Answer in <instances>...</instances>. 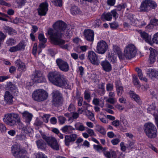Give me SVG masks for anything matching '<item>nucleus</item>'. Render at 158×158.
<instances>
[{"instance_id": "obj_38", "label": "nucleus", "mask_w": 158, "mask_h": 158, "mask_svg": "<svg viewBox=\"0 0 158 158\" xmlns=\"http://www.w3.org/2000/svg\"><path fill=\"white\" fill-rule=\"evenodd\" d=\"M148 2L150 10L151 9H154L156 7V3L154 1L151 0H148Z\"/></svg>"}, {"instance_id": "obj_8", "label": "nucleus", "mask_w": 158, "mask_h": 158, "mask_svg": "<svg viewBox=\"0 0 158 158\" xmlns=\"http://www.w3.org/2000/svg\"><path fill=\"white\" fill-rule=\"evenodd\" d=\"M52 95V104L56 106L61 105L63 102V98L61 93L58 90H54Z\"/></svg>"}, {"instance_id": "obj_25", "label": "nucleus", "mask_w": 158, "mask_h": 158, "mask_svg": "<svg viewBox=\"0 0 158 158\" xmlns=\"http://www.w3.org/2000/svg\"><path fill=\"white\" fill-rule=\"evenodd\" d=\"M139 11H148L150 10L148 6V0H145L141 2L139 7Z\"/></svg>"}, {"instance_id": "obj_56", "label": "nucleus", "mask_w": 158, "mask_h": 158, "mask_svg": "<svg viewBox=\"0 0 158 158\" xmlns=\"http://www.w3.org/2000/svg\"><path fill=\"white\" fill-rule=\"evenodd\" d=\"M113 89V85L112 84L109 83L107 84L106 89L107 91H111Z\"/></svg>"}, {"instance_id": "obj_22", "label": "nucleus", "mask_w": 158, "mask_h": 158, "mask_svg": "<svg viewBox=\"0 0 158 158\" xmlns=\"http://www.w3.org/2000/svg\"><path fill=\"white\" fill-rule=\"evenodd\" d=\"M15 64L17 67V70L20 72H24L26 70V65L20 59L17 60L15 62Z\"/></svg>"}, {"instance_id": "obj_54", "label": "nucleus", "mask_w": 158, "mask_h": 158, "mask_svg": "<svg viewBox=\"0 0 158 158\" xmlns=\"http://www.w3.org/2000/svg\"><path fill=\"white\" fill-rule=\"evenodd\" d=\"M106 101L111 104H114L116 102V100L115 98H109Z\"/></svg>"}, {"instance_id": "obj_40", "label": "nucleus", "mask_w": 158, "mask_h": 158, "mask_svg": "<svg viewBox=\"0 0 158 158\" xmlns=\"http://www.w3.org/2000/svg\"><path fill=\"white\" fill-rule=\"evenodd\" d=\"M84 97L85 99L89 102L91 98L90 92L88 90H85L84 93Z\"/></svg>"}, {"instance_id": "obj_49", "label": "nucleus", "mask_w": 158, "mask_h": 158, "mask_svg": "<svg viewBox=\"0 0 158 158\" xmlns=\"http://www.w3.org/2000/svg\"><path fill=\"white\" fill-rule=\"evenodd\" d=\"M86 131L90 136H96L95 133L93 130L89 128H87L86 130Z\"/></svg>"}, {"instance_id": "obj_15", "label": "nucleus", "mask_w": 158, "mask_h": 158, "mask_svg": "<svg viewBox=\"0 0 158 158\" xmlns=\"http://www.w3.org/2000/svg\"><path fill=\"white\" fill-rule=\"evenodd\" d=\"M56 62L59 69L62 71L67 72L69 69V67L67 62L60 59H57Z\"/></svg>"}, {"instance_id": "obj_24", "label": "nucleus", "mask_w": 158, "mask_h": 158, "mask_svg": "<svg viewBox=\"0 0 158 158\" xmlns=\"http://www.w3.org/2000/svg\"><path fill=\"white\" fill-rule=\"evenodd\" d=\"M103 69L106 72H109L112 70V67L110 63L107 60H104L101 63Z\"/></svg>"}, {"instance_id": "obj_39", "label": "nucleus", "mask_w": 158, "mask_h": 158, "mask_svg": "<svg viewBox=\"0 0 158 158\" xmlns=\"http://www.w3.org/2000/svg\"><path fill=\"white\" fill-rule=\"evenodd\" d=\"M88 78H86V81H88L91 80L94 81L97 78V77L96 74L94 73L88 74L87 75Z\"/></svg>"}, {"instance_id": "obj_10", "label": "nucleus", "mask_w": 158, "mask_h": 158, "mask_svg": "<svg viewBox=\"0 0 158 158\" xmlns=\"http://www.w3.org/2000/svg\"><path fill=\"white\" fill-rule=\"evenodd\" d=\"M33 82L35 83H41L46 81L45 77L41 71L35 70L33 73L31 77Z\"/></svg>"}, {"instance_id": "obj_52", "label": "nucleus", "mask_w": 158, "mask_h": 158, "mask_svg": "<svg viewBox=\"0 0 158 158\" xmlns=\"http://www.w3.org/2000/svg\"><path fill=\"white\" fill-rule=\"evenodd\" d=\"M6 37L4 34L2 32H0V48L1 47L2 42L4 40Z\"/></svg>"}, {"instance_id": "obj_61", "label": "nucleus", "mask_w": 158, "mask_h": 158, "mask_svg": "<svg viewBox=\"0 0 158 158\" xmlns=\"http://www.w3.org/2000/svg\"><path fill=\"white\" fill-rule=\"evenodd\" d=\"M94 149L98 152L102 149V147L99 144L98 145H94Z\"/></svg>"}, {"instance_id": "obj_29", "label": "nucleus", "mask_w": 158, "mask_h": 158, "mask_svg": "<svg viewBox=\"0 0 158 158\" xmlns=\"http://www.w3.org/2000/svg\"><path fill=\"white\" fill-rule=\"evenodd\" d=\"M38 39L40 40V43L39 46L41 48H44V44L47 42V39L45 38L44 34H40L38 36Z\"/></svg>"}, {"instance_id": "obj_63", "label": "nucleus", "mask_w": 158, "mask_h": 158, "mask_svg": "<svg viewBox=\"0 0 158 158\" xmlns=\"http://www.w3.org/2000/svg\"><path fill=\"white\" fill-rule=\"evenodd\" d=\"M18 6H21L24 3V0H16Z\"/></svg>"}, {"instance_id": "obj_30", "label": "nucleus", "mask_w": 158, "mask_h": 158, "mask_svg": "<svg viewBox=\"0 0 158 158\" xmlns=\"http://www.w3.org/2000/svg\"><path fill=\"white\" fill-rule=\"evenodd\" d=\"M70 12L73 15H83L82 12L80 9L75 6H73L72 7Z\"/></svg>"}, {"instance_id": "obj_31", "label": "nucleus", "mask_w": 158, "mask_h": 158, "mask_svg": "<svg viewBox=\"0 0 158 158\" xmlns=\"http://www.w3.org/2000/svg\"><path fill=\"white\" fill-rule=\"evenodd\" d=\"M129 19L131 24L134 26L137 27L138 23H139V21L135 19V16L133 15H130Z\"/></svg>"}, {"instance_id": "obj_34", "label": "nucleus", "mask_w": 158, "mask_h": 158, "mask_svg": "<svg viewBox=\"0 0 158 158\" xmlns=\"http://www.w3.org/2000/svg\"><path fill=\"white\" fill-rule=\"evenodd\" d=\"M75 129L80 131H83L85 130V127L82 123L77 122L76 123L75 125Z\"/></svg>"}, {"instance_id": "obj_11", "label": "nucleus", "mask_w": 158, "mask_h": 158, "mask_svg": "<svg viewBox=\"0 0 158 158\" xmlns=\"http://www.w3.org/2000/svg\"><path fill=\"white\" fill-rule=\"evenodd\" d=\"M43 138L52 148L56 150H59V146L57 142L54 137L51 136H45Z\"/></svg>"}, {"instance_id": "obj_20", "label": "nucleus", "mask_w": 158, "mask_h": 158, "mask_svg": "<svg viewBox=\"0 0 158 158\" xmlns=\"http://www.w3.org/2000/svg\"><path fill=\"white\" fill-rule=\"evenodd\" d=\"M147 74L152 80L158 78V71L155 69H147Z\"/></svg>"}, {"instance_id": "obj_41", "label": "nucleus", "mask_w": 158, "mask_h": 158, "mask_svg": "<svg viewBox=\"0 0 158 158\" xmlns=\"http://www.w3.org/2000/svg\"><path fill=\"white\" fill-rule=\"evenodd\" d=\"M133 82L134 85L138 88H140V85L137 77L135 75L133 76Z\"/></svg>"}, {"instance_id": "obj_45", "label": "nucleus", "mask_w": 158, "mask_h": 158, "mask_svg": "<svg viewBox=\"0 0 158 158\" xmlns=\"http://www.w3.org/2000/svg\"><path fill=\"white\" fill-rule=\"evenodd\" d=\"M101 21L100 19H96L93 23V26L95 28L101 26Z\"/></svg>"}, {"instance_id": "obj_12", "label": "nucleus", "mask_w": 158, "mask_h": 158, "mask_svg": "<svg viewBox=\"0 0 158 158\" xmlns=\"http://www.w3.org/2000/svg\"><path fill=\"white\" fill-rule=\"evenodd\" d=\"M108 48V46L104 41L102 40L98 42L97 43L96 52L99 54H104Z\"/></svg>"}, {"instance_id": "obj_26", "label": "nucleus", "mask_w": 158, "mask_h": 158, "mask_svg": "<svg viewBox=\"0 0 158 158\" xmlns=\"http://www.w3.org/2000/svg\"><path fill=\"white\" fill-rule=\"evenodd\" d=\"M103 154L106 158H117V154L115 151L110 150L108 151H104Z\"/></svg>"}, {"instance_id": "obj_27", "label": "nucleus", "mask_w": 158, "mask_h": 158, "mask_svg": "<svg viewBox=\"0 0 158 158\" xmlns=\"http://www.w3.org/2000/svg\"><path fill=\"white\" fill-rule=\"evenodd\" d=\"M23 117L25 122L28 123L31 120L32 115L27 111H24L22 113Z\"/></svg>"}, {"instance_id": "obj_4", "label": "nucleus", "mask_w": 158, "mask_h": 158, "mask_svg": "<svg viewBox=\"0 0 158 158\" xmlns=\"http://www.w3.org/2000/svg\"><path fill=\"white\" fill-rule=\"evenodd\" d=\"M50 35H51V43L53 44L59 45L63 49H68L69 45L68 44L63 45L65 41L64 40L62 39V36H61V34H55L53 35V32L50 31L49 32Z\"/></svg>"}, {"instance_id": "obj_64", "label": "nucleus", "mask_w": 158, "mask_h": 158, "mask_svg": "<svg viewBox=\"0 0 158 158\" xmlns=\"http://www.w3.org/2000/svg\"><path fill=\"white\" fill-rule=\"evenodd\" d=\"M120 141L119 139L117 138L113 139L111 141V143L114 145L117 144Z\"/></svg>"}, {"instance_id": "obj_43", "label": "nucleus", "mask_w": 158, "mask_h": 158, "mask_svg": "<svg viewBox=\"0 0 158 158\" xmlns=\"http://www.w3.org/2000/svg\"><path fill=\"white\" fill-rule=\"evenodd\" d=\"M6 44L8 46H12L15 45L16 44V41L14 39L10 38L7 40Z\"/></svg>"}, {"instance_id": "obj_35", "label": "nucleus", "mask_w": 158, "mask_h": 158, "mask_svg": "<svg viewBox=\"0 0 158 158\" xmlns=\"http://www.w3.org/2000/svg\"><path fill=\"white\" fill-rule=\"evenodd\" d=\"M135 70L137 72L138 76L140 80H143L146 82L147 81V79L145 77H143V74L141 69L139 68H136Z\"/></svg>"}, {"instance_id": "obj_51", "label": "nucleus", "mask_w": 158, "mask_h": 158, "mask_svg": "<svg viewBox=\"0 0 158 158\" xmlns=\"http://www.w3.org/2000/svg\"><path fill=\"white\" fill-rule=\"evenodd\" d=\"M58 120L60 123L61 124H64L66 120V118L62 116H59L58 117Z\"/></svg>"}, {"instance_id": "obj_13", "label": "nucleus", "mask_w": 158, "mask_h": 158, "mask_svg": "<svg viewBox=\"0 0 158 158\" xmlns=\"http://www.w3.org/2000/svg\"><path fill=\"white\" fill-rule=\"evenodd\" d=\"M88 59L90 62L93 64L98 65L100 64V61L98 55L92 51H89L88 52Z\"/></svg>"}, {"instance_id": "obj_50", "label": "nucleus", "mask_w": 158, "mask_h": 158, "mask_svg": "<svg viewBox=\"0 0 158 158\" xmlns=\"http://www.w3.org/2000/svg\"><path fill=\"white\" fill-rule=\"evenodd\" d=\"M152 40L154 43L158 44V32L154 34Z\"/></svg>"}, {"instance_id": "obj_57", "label": "nucleus", "mask_w": 158, "mask_h": 158, "mask_svg": "<svg viewBox=\"0 0 158 158\" xmlns=\"http://www.w3.org/2000/svg\"><path fill=\"white\" fill-rule=\"evenodd\" d=\"M117 8V10L118 11H120L123 9H124L126 6L125 5L123 4H119L116 6Z\"/></svg>"}, {"instance_id": "obj_46", "label": "nucleus", "mask_w": 158, "mask_h": 158, "mask_svg": "<svg viewBox=\"0 0 158 158\" xmlns=\"http://www.w3.org/2000/svg\"><path fill=\"white\" fill-rule=\"evenodd\" d=\"M116 89L117 94L118 96H120L123 92V87L121 86L119 87H116Z\"/></svg>"}, {"instance_id": "obj_19", "label": "nucleus", "mask_w": 158, "mask_h": 158, "mask_svg": "<svg viewBox=\"0 0 158 158\" xmlns=\"http://www.w3.org/2000/svg\"><path fill=\"white\" fill-rule=\"evenodd\" d=\"M26 45L24 41L22 40L16 46L10 47L9 51L11 52H14L19 51H23L25 49Z\"/></svg>"}, {"instance_id": "obj_44", "label": "nucleus", "mask_w": 158, "mask_h": 158, "mask_svg": "<svg viewBox=\"0 0 158 158\" xmlns=\"http://www.w3.org/2000/svg\"><path fill=\"white\" fill-rule=\"evenodd\" d=\"M71 138L69 135H66L64 137V142L65 145L68 146L69 145L70 143L72 142Z\"/></svg>"}, {"instance_id": "obj_36", "label": "nucleus", "mask_w": 158, "mask_h": 158, "mask_svg": "<svg viewBox=\"0 0 158 158\" xmlns=\"http://www.w3.org/2000/svg\"><path fill=\"white\" fill-rule=\"evenodd\" d=\"M85 115L88 117L90 120L92 121H94L95 120L94 114L90 111L86 110H85Z\"/></svg>"}, {"instance_id": "obj_7", "label": "nucleus", "mask_w": 158, "mask_h": 158, "mask_svg": "<svg viewBox=\"0 0 158 158\" xmlns=\"http://www.w3.org/2000/svg\"><path fill=\"white\" fill-rule=\"evenodd\" d=\"M11 153L13 155L17 158H28L26 151L21 149L20 146L18 145H14L11 147Z\"/></svg>"}, {"instance_id": "obj_47", "label": "nucleus", "mask_w": 158, "mask_h": 158, "mask_svg": "<svg viewBox=\"0 0 158 158\" xmlns=\"http://www.w3.org/2000/svg\"><path fill=\"white\" fill-rule=\"evenodd\" d=\"M113 50L115 53V55L119 54L122 52L120 48L116 45L113 46Z\"/></svg>"}, {"instance_id": "obj_42", "label": "nucleus", "mask_w": 158, "mask_h": 158, "mask_svg": "<svg viewBox=\"0 0 158 158\" xmlns=\"http://www.w3.org/2000/svg\"><path fill=\"white\" fill-rule=\"evenodd\" d=\"M97 129L99 132L102 135H104L106 134V132L105 129L102 127L100 125H98L97 126Z\"/></svg>"}, {"instance_id": "obj_60", "label": "nucleus", "mask_w": 158, "mask_h": 158, "mask_svg": "<svg viewBox=\"0 0 158 158\" xmlns=\"http://www.w3.org/2000/svg\"><path fill=\"white\" fill-rule=\"evenodd\" d=\"M71 138V139L72 142L74 141L77 137V135L76 134H72L70 135H69Z\"/></svg>"}, {"instance_id": "obj_28", "label": "nucleus", "mask_w": 158, "mask_h": 158, "mask_svg": "<svg viewBox=\"0 0 158 158\" xmlns=\"http://www.w3.org/2000/svg\"><path fill=\"white\" fill-rule=\"evenodd\" d=\"M75 129L70 125H66L63 127L61 130L65 134H69L73 132V131Z\"/></svg>"}, {"instance_id": "obj_6", "label": "nucleus", "mask_w": 158, "mask_h": 158, "mask_svg": "<svg viewBox=\"0 0 158 158\" xmlns=\"http://www.w3.org/2000/svg\"><path fill=\"white\" fill-rule=\"evenodd\" d=\"M32 98L35 101L41 102L46 100L48 97L47 92L43 89H36L32 94Z\"/></svg>"}, {"instance_id": "obj_9", "label": "nucleus", "mask_w": 158, "mask_h": 158, "mask_svg": "<svg viewBox=\"0 0 158 158\" xmlns=\"http://www.w3.org/2000/svg\"><path fill=\"white\" fill-rule=\"evenodd\" d=\"M136 53V48L132 44H130L125 48L124 55L127 59H131L134 57Z\"/></svg>"}, {"instance_id": "obj_37", "label": "nucleus", "mask_w": 158, "mask_h": 158, "mask_svg": "<svg viewBox=\"0 0 158 158\" xmlns=\"http://www.w3.org/2000/svg\"><path fill=\"white\" fill-rule=\"evenodd\" d=\"M4 29L8 34L10 35H13L16 32L15 30L8 26H5L4 27Z\"/></svg>"}, {"instance_id": "obj_18", "label": "nucleus", "mask_w": 158, "mask_h": 158, "mask_svg": "<svg viewBox=\"0 0 158 158\" xmlns=\"http://www.w3.org/2000/svg\"><path fill=\"white\" fill-rule=\"evenodd\" d=\"M14 97L12 94L9 91H6L4 96V100L6 104L11 105L13 103Z\"/></svg>"}, {"instance_id": "obj_58", "label": "nucleus", "mask_w": 158, "mask_h": 158, "mask_svg": "<svg viewBox=\"0 0 158 158\" xmlns=\"http://www.w3.org/2000/svg\"><path fill=\"white\" fill-rule=\"evenodd\" d=\"M111 124L115 127H118L120 124L119 121L117 119L114 120L111 122Z\"/></svg>"}, {"instance_id": "obj_62", "label": "nucleus", "mask_w": 158, "mask_h": 158, "mask_svg": "<svg viewBox=\"0 0 158 158\" xmlns=\"http://www.w3.org/2000/svg\"><path fill=\"white\" fill-rule=\"evenodd\" d=\"M54 2L56 6L61 7L62 6V0H55Z\"/></svg>"}, {"instance_id": "obj_33", "label": "nucleus", "mask_w": 158, "mask_h": 158, "mask_svg": "<svg viewBox=\"0 0 158 158\" xmlns=\"http://www.w3.org/2000/svg\"><path fill=\"white\" fill-rule=\"evenodd\" d=\"M131 98L135 100L137 102L140 103V98L133 91H131L129 92Z\"/></svg>"}, {"instance_id": "obj_55", "label": "nucleus", "mask_w": 158, "mask_h": 158, "mask_svg": "<svg viewBox=\"0 0 158 158\" xmlns=\"http://www.w3.org/2000/svg\"><path fill=\"white\" fill-rule=\"evenodd\" d=\"M36 158H47L45 155L42 152L38 153L36 156Z\"/></svg>"}, {"instance_id": "obj_3", "label": "nucleus", "mask_w": 158, "mask_h": 158, "mask_svg": "<svg viewBox=\"0 0 158 158\" xmlns=\"http://www.w3.org/2000/svg\"><path fill=\"white\" fill-rule=\"evenodd\" d=\"M3 120L6 124L10 126H14L16 125L17 123L20 122L19 115L15 113L5 114Z\"/></svg>"}, {"instance_id": "obj_48", "label": "nucleus", "mask_w": 158, "mask_h": 158, "mask_svg": "<svg viewBox=\"0 0 158 158\" xmlns=\"http://www.w3.org/2000/svg\"><path fill=\"white\" fill-rule=\"evenodd\" d=\"M7 85L10 90H12L15 89V86L11 82H7Z\"/></svg>"}, {"instance_id": "obj_23", "label": "nucleus", "mask_w": 158, "mask_h": 158, "mask_svg": "<svg viewBox=\"0 0 158 158\" xmlns=\"http://www.w3.org/2000/svg\"><path fill=\"white\" fill-rule=\"evenodd\" d=\"M139 32L140 33L141 37L145 41L149 44L152 43V37L148 33L144 32H142L141 30H139Z\"/></svg>"}, {"instance_id": "obj_5", "label": "nucleus", "mask_w": 158, "mask_h": 158, "mask_svg": "<svg viewBox=\"0 0 158 158\" xmlns=\"http://www.w3.org/2000/svg\"><path fill=\"white\" fill-rule=\"evenodd\" d=\"M144 130L147 136L149 138H155L157 135V131L156 126L152 123H146Z\"/></svg>"}, {"instance_id": "obj_32", "label": "nucleus", "mask_w": 158, "mask_h": 158, "mask_svg": "<svg viewBox=\"0 0 158 158\" xmlns=\"http://www.w3.org/2000/svg\"><path fill=\"white\" fill-rule=\"evenodd\" d=\"M36 143L38 148L43 150L46 149V143L42 139L36 141Z\"/></svg>"}, {"instance_id": "obj_14", "label": "nucleus", "mask_w": 158, "mask_h": 158, "mask_svg": "<svg viewBox=\"0 0 158 158\" xmlns=\"http://www.w3.org/2000/svg\"><path fill=\"white\" fill-rule=\"evenodd\" d=\"M112 15L115 19L118 17V14L116 12V10H112L110 13H103L101 16V18L102 21H110L112 19Z\"/></svg>"}, {"instance_id": "obj_2", "label": "nucleus", "mask_w": 158, "mask_h": 158, "mask_svg": "<svg viewBox=\"0 0 158 158\" xmlns=\"http://www.w3.org/2000/svg\"><path fill=\"white\" fill-rule=\"evenodd\" d=\"M54 29L52 28L49 29L48 31V34L49 35L50 40L51 39V35H50L49 32H53L52 35H54L55 34H61V36H63L64 31L66 27V25L64 22L59 20L56 22L53 25Z\"/></svg>"}, {"instance_id": "obj_21", "label": "nucleus", "mask_w": 158, "mask_h": 158, "mask_svg": "<svg viewBox=\"0 0 158 158\" xmlns=\"http://www.w3.org/2000/svg\"><path fill=\"white\" fill-rule=\"evenodd\" d=\"M84 35L85 39L88 41L93 42L94 40V32L90 29L85 30L84 31Z\"/></svg>"}, {"instance_id": "obj_1", "label": "nucleus", "mask_w": 158, "mask_h": 158, "mask_svg": "<svg viewBox=\"0 0 158 158\" xmlns=\"http://www.w3.org/2000/svg\"><path fill=\"white\" fill-rule=\"evenodd\" d=\"M48 77L49 81L57 87L65 89L71 88L67 79L59 72H50L48 74Z\"/></svg>"}, {"instance_id": "obj_59", "label": "nucleus", "mask_w": 158, "mask_h": 158, "mask_svg": "<svg viewBox=\"0 0 158 158\" xmlns=\"http://www.w3.org/2000/svg\"><path fill=\"white\" fill-rule=\"evenodd\" d=\"M6 127L4 124L0 123V131L2 132H4L6 131Z\"/></svg>"}, {"instance_id": "obj_16", "label": "nucleus", "mask_w": 158, "mask_h": 158, "mask_svg": "<svg viewBox=\"0 0 158 158\" xmlns=\"http://www.w3.org/2000/svg\"><path fill=\"white\" fill-rule=\"evenodd\" d=\"M48 4L46 2H43L39 6L38 9V14L41 16H45L48 10Z\"/></svg>"}, {"instance_id": "obj_17", "label": "nucleus", "mask_w": 158, "mask_h": 158, "mask_svg": "<svg viewBox=\"0 0 158 158\" xmlns=\"http://www.w3.org/2000/svg\"><path fill=\"white\" fill-rule=\"evenodd\" d=\"M149 50L150 55L148 61L150 64H152L155 62L158 53L156 50L152 48H150Z\"/></svg>"}, {"instance_id": "obj_53", "label": "nucleus", "mask_w": 158, "mask_h": 158, "mask_svg": "<svg viewBox=\"0 0 158 158\" xmlns=\"http://www.w3.org/2000/svg\"><path fill=\"white\" fill-rule=\"evenodd\" d=\"M17 139L20 140H24L26 139V136L24 134H21L17 136Z\"/></svg>"}]
</instances>
